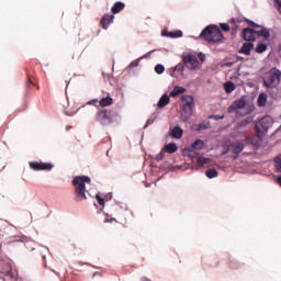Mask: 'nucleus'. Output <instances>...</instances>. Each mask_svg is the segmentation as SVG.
I'll return each instance as SVG.
<instances>
[{"label": "nucleus", "mask_w": 281, "mask_h": 281, "mask_svg": "<svg viewBox=\"0 0 281 281\" xmlns=\"http://www.w3.org/2000/svg\"><path fill=\"white\" fill-rule=\"evenodd\" d=\"M167 36H169V38H181V36H183V32L181 31L167 32Z\"/></svg>", "instance_id": "27"}, {"label": "nucleus", "mask_w": 281, "mask_h": 281, "mask_svg": "<svg viewBox=\"0 0 281 281\" xmlns=\"http://www.w3.org/2000/svg\"><path fill=\"white\" fill-rule=\"evenodd\" d=\"M243 150H245V143L243 140H235L226 147V149L223 151V155L232 153V158L238 159V155H240Z\"/></svg>", "instance_id": "7"}, {"label": "nucleus", "mask_w": 281, "mask_h": 281, "mask_svg": "<svg viewBox=\"0 0 281 281\" xmlns=\"http://www.w3.org/2000/svg\"><path fill=\"white\" fill-rule=\"evenodd\" d=\"M99 105L104 109L105 106H111L113 105V98H111L110 95L105 97V98H102L100 101H99Z\"/></svg>", "instance_id": "18"}, {"label": "nucleus", "mask_w": 281, "mask_h": 281, "mask_svg": "<svg viewBox=\"0 0 281 281\" xmlns=\"http://www.w3.org/2000/svg\"><path fill=\"white\" fill-rule=\"evenodd\" d=\"M1 273H3V276H7V278H14V272H12V266H10V263H4Z\"/></svg>", "instance_id": "16"}, {"label": "nucleus", "mask_w": 281, "mask_h": 281, "mask_svg": "<svg viewBox=\"0 0 281 281\" xmlns=\"http://www.w3.org/2000/svg\"><path fill=\"white\" fill-rule=\"evenodd\" d=\"M30 85H34V81H32V78L27 77L26 87H30Z\"/></svg>", "instance_id": "40"}, {"label": "nucleus", "mask_w": 281, "mask_h": 281, "mask_svg": "<svg viewBox=\"0 0 281 281\" xmlns=\"http://www.w3.org/2000/svg\"><path fill=\"white\" fill-rule=\"evenodd\" d=\"M228 113H236L237 117H243V115H248L249 110H247V98L241 97L240 99L233 102L228 106Z\"/></svg>", "instance_id": "4"}, {"label": "nucleus", "mask_w": 281, "mask_h": 281, "mask_svg": "<svg viewBox=\"0 0 281 281\" xmlns=\"http://www.w3.org/2000/svg\"><path fill=\"white\" fill-rule=\"evenodd\" d=\"M186 93V88L181 87V86H176L172 91L170 92V97L171 98H177V95H181Z\"/></svg>", "instance_id": "17"}, {"label": "nucleus", "mask_w": 281, "mask_h": 281, "mask_svg": "<svg viewBox=\"0 0 281 281\" xmlns=\"http://www.w3.org/2000/svg\"><path fill=\"white\" fill-rule=\"evenodd\" d=\"M113 222L117 223V220H115V218H105L104 220V223H113Z\"/></svg>", "instance_id": "39"}, {"label": "nucleus", "mask_w": 281, "mask_h": 281, "mask_svg": "<svg viewBox=\"0 0 281 281\" xmlns=\"http://www.w3.org/2000/svg\"><path fill=\"white\" fill-rule=\"evenodd\" d=\"M224 89H225L226 93H232V91L236 90V83L228 81L224 85Z\"/></svg>", "instance_id": "24"}, {"label": "nucleus", "mask_w": 281, "mask_h": 281, "mask_svg": "<svg viewBox=\"0 0 281 281\" xmlns=\"http://www.w3.org/2000/svg\"><path fill=\"white\" fill-rule=\"evenodd\" d=\"M258 104H259V106H265V104H267V94L266 93L259 94Z\"/></svg>", "instance_id": "29"}, {"label": "nucleus", "mask_w": 281, "mask_h": 281, "mask_svg": "<svg viewBox=\"0 0 281 281\" xmlns=\"http://www.w3.org/2000/svg\"><path fill=\"white\" fill-rule=\"evenodd\" d=\"M257 54H263V52H267V44H258L256 47Z\"/></svg>", "instance_id": "30"}, {"label": "nucleus", "mask_w": 281, "mask_h": 281, "mask_svg": "<svg viewBox=\"0 0 281 281\" xmlns=\"http://www.w3.org/2000/svg\"><path fill=\"white\" fill-rule=\"evenodd\" d=\"M249 23H250V25H252V27H262V26L258 25L256 22L250 21Z\"/></svg>", "instance_id": "42"}, {"label": "nucleus", "mask_w": 281, "mask_h": 281, "mask_svg": "<svg viewBox=\"0 0 281 281\" xmlns=\"http://www.w3.org/2000/svg\"><path fill=\"white\" fill-rule=\"evenodd\" d=\"M93 102H98V100H94Z\"/></svg>", "instance_id": "48"}, {"label": "nucleus", "mask_w": 281, "mask_h": 281, "mask_svg": "<svg viewBox=\"0 0 281 281\" xmlns=\"http://www.w3.org/2000/svg\"><path fill=\"white\" fill-rule=\"evenodd\" d=\"M182 60L187 69H190L191 71L196 69V67H199V58H196V55H193V54L183 55Z\"/></svg>", "instance_id": "9"}, {"label": "nucleus", "mask_w": 281, "mask_h": 281, "mask_svg": "<svg viewBox=\"0 0 281 281\" xmlns=\"http://www.w3.org/2000/svg\"><path fill=\"white\" fill-rule=\"evenodd\" d=\"M179 150V147L175 143H170L165 146L164 151L169 153V155H172L173 153H177Z\"/></svg>", "instance_id": "20"}, {"label": "nucleus", "mask_w": 281, "mask_h": 281, "mask_svg": "<svg viewBox=\"0 0 281 281\" xmlns=\"http://www.w3.org/2000/svg\"><path fill=\"white\" fill-rule=\"evenodd\" d=\"M200 38L206 41V43H221L223 41V32L215 24L206 26L201 33Z\"/></svg>", "instance_id": "2"}, {"label": "nucleus", "mask_w": 281, "mask_h": 281, "mask_svg": "<svg viewBox=\"0 0 281 281\" xmlns=\"http://www.w3.org/2000/svg\"><path fill=\"white\" fill-rule=\"evenodd\" d=\"M263 36V38H269L271 36V33L269 32V29H261L260 31H257V37Z\"/></svg>", "instance_id": "26"}, {"label": "nucleus", "mask_w": 281, "mask_h": 281, "mask_svg": "<svg viewBox=\"0 0 281 281\" xmlns=\"http://www.w3.org/2000/svg\"><path fill=\"white\" fill-rule=\"evenodd\" d=\"M231 30H233V32H236L238 30V25L236 24V19H232Z\"/></svg>", "instance_id": "34"}, {"label": "nucleus", "mask_w": 281, "mask_h": 281, "mask_svg": "<svg viewBox=\"0 0 281 281\" xmlns=\"http://www.w3.org/2000/svg\"><path fill=\"white\" fill-rule=\"evenodd\" d=\"M140 281H151V280L147 277H143V278H140Z\"/></svg>", "instance_id": "44"}, {"label": "nucleus", "mask_w": 281, "mask_h": 281, "mask_svg": "<svg viewBox=\"0 0 281 281\" xmlns=\"http://www.w3.org/2000/svg\"><path fill=\"white\" fill-rule=\"evenodd\" d=\"M155 71H156V74H164V71H166V68L164 67V65L158 64L155 67Z\"/></svg>", "instance_id": "32"}, {"label": "nucleus", "mask_w": 281, "mask_h": 281, "mask_svg": "<svg viewBox=\"0 0 281 281\" xmlns=\"http://www.w3.org/2000/svg\"><path fill=\"white\" fill-rule=\"evenodd\" d=\"M271 126H273V119H271V116H263L260 119L255 125L257 137L262 139L265 133H267Z\"/></svg>", "instance_id": "5"}, {"label": "nucleus", "mask_w": 281, "mask_h": 281, "mask_svg": "<svg viewBox=\"0 0 281 281\" xmlns=\"http://www.w3.org/2000/svg\"><path fill=\"white\" fill-rule=\"evenodd\" d=\"M199 58H200V60L203 63V60H205V54L200 53V54H199Z\"/></svg>", "instance_id": "41"}, {"label": "nucleus", "mask_w": 281, "mask_h": 281, "mask_svg": "<svg viewBox=\"0 0 281 281\" xmlns=\"http://www.w3.org/2000/svg\"><path fill=\"white\" fill-rule=\"evenodd\" d=\"M186 70V66L183 64H178L175 68H173V72L171 74V76L173 78H177V71L178 74H183V71Z\"/></svg>", "instance_id": "22"}, {"label": "nucleus", "mask_w": 281, "mask_h": 281, "mask_svg": "<svg viewBox=\"0 0 281 281\" xmlns=\"http://www.w3.org/2000/svg\"><path fill=\"white\" fill-rule=\"evenodd\" d=\"M115 19V15L113 14H104L103 18L101 19V27H103V30H108L109 29V24L113 23V20Z\"/></svg>", "instance_id": "12"}, {"label": "nucleus", "mask_w": 281, "mask_h": 281, "mask_svg": "<svg viewBox=\"0 0 281 281\" xmlns=\"http://www.w3.org/2000/svg\"><path fill=\"white\" fill-rule=\"evenodd\" d=\"M277 182H278L279 186L281 187V177H279V178L277 179Z\"/></svg>", "instance_id": "46"}, {"label": "nucleus", "mask_w": 281, "mask_h": 281, "mask_svg": "<svg viewBox=\"0 0 281 281\" xmlns=\"http://www.w3.org/2000/svg\"><path fill=\"white\" fill-rule=\"evenodd\" d=\"M114 117L115 113L108 109H99L95 114V120L101 124V126H109L110 124H113Z\"/></svg>", "instance_id": "6"}, {"label": "nucleus", "mask_w": 281, "mask_h": 281, "mask_svg": "<svg viewBox=\"0 0 281 281\" xmlns=\"http://www.w3.org/2000/svg\"><path fill=\"white\" fill-rule=\"evenodd\" d=\"M166 157V151L162 149L157 156H156V161H161Z\"/></svg>", "instance_id": "35"}, {"label": "nucleus", "mask_w": 281, "mask_h": 281, "mask_svg": "<svg viewBox=\"0 0 281 281\" xmlns=\"http://www.w3.org/2000/svg\"><path fill=\"white\" fill-rule=\"evenodd\" d=\"M220 27H221V30H222L223 32H229V30H231V26H229V24H227V23H221V24H220Z\"/></svg>", "instance_id": "33"}, {"label": "nucleus", "mask_w": 281, "mask_h": 281, "mask_svg": "<svg viewBox=\"0 0 281 281\" xmlns=\"http://www.w3.org/2000/svg\"><path fill=\"white\" fill-rule=\"evenodd\" d=\"M214 117H215V120H223V117H225V116L215 115Z\"/></svg>", "instance_id": "45"}, {"label": "nucleus", "mask_w": 281, "mask_h": 281, "mask_svg": "<svg viewBox=\"0 0 281 281\" xmlns=\"http://www.w3.org/2000/svg\"><path fill=\"white\" fill-rule=\"evenodd\" d=\"M124 3L123 2H115L111 9V12L113 14H120V12H122V10H124Z\"/></svg>", "instance_id": "21"}, {"label": "nucleus", "mask_w": 281, "mask_h": 281, "mask_svg": "<svg viewBox=\"0 0 281 281\" xmlns=\"http://www.w3.org/2000/svg\"><path fill=\"white\" fill-rule=\"evenodd\" d=\"M147 124H153V121L148 120V121H147Z\"/></svg>", "instance_id": "47"}, {"label": "nucleus", "mask_w": 281, "mask_h": 281, "mask_svg": "<svg viewBox=\"0 0 281 281\" xmlns=\"http://www.w3.org/2000/svg\"><path fill=\"white\" fill-rule=\"evenodd\" d=\"M254 119L251 117H247L243 121H240L239 123H237V128L240 130V128H245V126H247V124H251Z\"/></svg>", "instance_id": "25"}, {"label": "nucleus", "mask_w": 281, "mask_h": 281, "mask_svg": "<svg viewBox=\"0 0 281 281\" xmlns=\"http://www.w3.org/2000/svg\"><path fill=\"white\" fill-rule=\"evenodd\" d=\"M95 199H97L99 205H102V207H104V199L100 198V194H97Z\"/></svg>", "instance_id": "38"}, {"label": "nucleus", "mask_w": 281, "mask_h": 281, "mask_svg": "<svg viewBox=\"0 0 281 281\" xmlns=\"http://www.w3.org/2000/svg\"><path fill=\"white\" fill-rule=\"evenodd\" d=\"M205 176L209 179H214V178L218 177V171H216V169H209L205 171Z\"/></svg>", "instance_id": "28"}, {"label": "nucleus", "mask_w": 281, "mask_h": 281, "mask_svg": "<svg viewBox=\"0 0 281 281\" xmlns=\"http://www.w3.org/2000/svg\"><path fill=\"white\" fill-rule=\"evenodd\" d=\"M181 100L183 102L182 104V112L184 113L186 120L194 113V97L190 94H184L181 97Z\"/></svg>", "instance_id": "8"}, {"label": "nucleus", "mask_w": 281, "mask_h": 281, "mask_svg": "<svg viewBox=\"0 0 281 281\" xmlns=\"http://www.w3.org/2000/svg\"><path fill=\"white\" fill-rule=\"evenodd\" d=\"M189 157L193 159L195 158L199 166H205V164H207V158H204L203 156L196 154L195 151H191L189 154Z\"/></svg>", "instance_id": "13"}, {"label": "nucleus", "mask_w": 281, "mask_h": 281, "mask_svg": "<svg viewBox=\"0 0 281 281\" xmlns=\"http://www.w3.org/2000/svg\"><path fill=\"white\" fill-rule=\"evenodd\" d=\"M281 71L278 68H272L263 76V85L267 89H276L280 85Z\"/></svg>", "instance_id": "3"}, {"label": "nucleus", "mask_w": 281, "mask_h": 281, "mask_svg": "<svg viewBox=\"0 0 281 281\" xmlns=\"http://www.w3.org/2000/svg\"><path fill=\"white\" fill-rule=\"evenodd\" d=\"M229 267H231L232 269H238V267H239L238 261H236V260H231V261H229Z\"/></svg>", "instance_id": "37"}, {"label": "nucleus", "mask_w": 281, "mask_h": 281, "mask_svg": "<svg viewBox=\"0 0 281 281\" xmlns=\"http://www.w3.org/2000/svg\"><path fill=\"white\" fill-rule=\"evenodd\" d=\"M243 38L244 41H248V43H251L256 41V38H258V31L252 29H244Z\"/></svg>", "instance_id": "11"}, {"label": "nucleus", "mask_w": 281, "mask_h": 281, "mask_svg": "<svg viewBox=\"0 0 281 281\" xmlns=\"http://www.w3.org/2000/svg\"><path fill=\"white\" fill-rule=\"evenodd\" d=\"M30 168L31 170H36V171H40V170L49 171L52 170V168H54V165H52V162L33 161V162H30Z\"/></svg>", "instance_id": "10"}, {"label": "nucleus", "mask_w": 281, "mask_h": 281, "mask_svg": "<svg viewBox=\"0 0 281 281\" xmlns=\"http://www.w3.org/2000/svg\"><path fill=\"white\" fill-rule=\"evenodd\" d=\"M85 183L91 184V178L88 176H78L74 178L72 186L75 188V201H86L87 186Z\"/></svg>", "instance_id": "1"}, {"label": "nucleus", "mask_w": 281, "mask_h": 281, "mask_svg": "<svg viewBox=\"0 0 281 281\" xmlns=\"http://www.w3.org/2000/svg\"><path fill=\"white\" fill-rule=\"evenodd\" d=\"M192 148L194 150H203V148H205V143L201 139H196L193 144H192Z\"/></svg>", "instance_id": "23"}, {"label": "nucleus", "mask_w": 281, "mask_h": 281, "mask_svg": "<svg viewBox=\"0 0 281 281\" xmlns=\"http://www.w3.org/2000/svg\"><path fill=\"white\" fill-rule=\"evenodd\" d=\"M137 65H139V61H133V63L131 64L132 67H137Z\"/></svg>", "instance_id": "43"}, {"label": "nucleus", "mask_w": 281, "mask_h": 281, "mask_svg": "<svg viewBox=\"0 0 281 281\" xmlns=\"http://www.w3.org/2000/svg\"><path fill=\"white\" fill-rule=\"evenodd\" d=\"M171 137H173L175 139H181V137H183V130H181V127L179 126H175L171 132H170Z\"/></svg>", "instance_id": "15"}, {"label": "nucleus", "mask_w": 281, "mask_h": 281, "mask_svg": "<svg viewBox=\"0 0 281 281\" xmlns=\"http://www.w3.org/2000/svg\"><path fill=\"white\" fill-rule=\"evenodd\" d=\"M251 49H254V43H244L239 49V54H245V56H249L251 54Z\"/></svg>", "instance_id": "14"}, {"label": "nucleus", "mask_w": 281, "mask_h": 281, "mask_svg": "<svg viewBox=\"0 0 281 281\" xmlns=\"http://www.w3.org/2000/svg\"><path fill=\"white\" fill-rule=\"evenodd\" d=\"M168 104H170V97L164 94L158 101V109H164V106H168Z\"/></svg>", "instance_id": "19"}, {"label": "nucleus", "mask_w": 281, "mask_h": 281, "mask_svg": "<svg viewBox=\"0 0 281 281\" xmlns=\"http://www.w3.org/2000/svg\"><path fill=\"white\" fill-rule=\"evenodd\" d=\"M274 166L278 172H281V154L277 158H274Z\"/></svg>", "instance_id": "31"}, {"label": "nucleus", "mask_w": 281, "mask_h": 281, "mask_svg": "<svg viewBox=\"0 0 281 281\" xmlns=\"http://www.w3.org/2000/svg\"><path fill=\"white\" fill-rule=\"evenodd\" d=\"M273 3H274V8L281 14V1L280 0H273Z\"/></svg>", "instance_id": "36"}]
</instances>
